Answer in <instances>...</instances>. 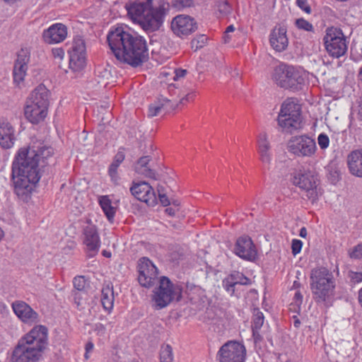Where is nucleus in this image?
Masks as SVG:
<instances>
[{"mask_svg": "<svg viewBox=\"0 0 362 362\" xmlns=\"http://www.w3.org/2000/svg\"><path fill=\"white\" fill-rule=\"evenodd\" d=\"M107 41L116 59L122 63L136 68L148 60L146 40L127 27L119 26L110 30Z\"/></svg>", "mask_w": 362, "mask_h": 362, "instance_id": "f257e3e1", "label": "nucleus"}, {"mask_svg": "<svg viewBox=\"0 0 362 362\" xmlns=\"http://www.w3.org/2000/svg\"><path fill=\"white\" fill-rule=\"evenodd\" d=\"M38 160L33 150L21 149L12 164V179L14 191L24 202L31 199L35 185L39 182L40 175Z\"/></svg>", "mask_w": 362, "mask_h": 362, "instance_id": "f03ea898", "label": "nucleus"}, {"mask_svg": "<svg viewBox=\"0 0 362 362\" xmlns=\"http://www.w3.org/2000/svg\"><path fill=\"white\" fill-rule=\"evenodd\" d=\"M169 6L168 0H136L127 2L125 8L131 19L145 31L153 32L162 25Z\"/></svg>", "mask_w": 362, "mask_h": 362, "instance_id": "7ed1b4c3", "label": "nucleus"}, {"mask_svg": "<svg viewBox=\"0 0 362 362\" xmlns=\"http://www.w3.org/2000/svg\"><path fill=\"white\" fill-rule=\"evenodd\" d=\"M47 329L42 325L33 328L21 339L13 351L11 362H39L47 344Z\"/></svg>", "mask_w": 362, "mask_h": 362, "instance_id": "20e7f679", "label": "nucleus"}, {"mask_svg": "<svg viewBox=\"0 0 362 362\" xmlns=\"http://www.w3.org/2000/svg\"><path fill=\"white\" fill-rule=\"evenodd\" d=\"M310 288L315 303L327 308L332 305L335 282L333 274L325 267L313 269L310 274Z\"/></svg>", "mask_w": 362, "mask_h": 362, "instance_id": "39448f33", "label": "nucleus"}, {"mask_svg": "<svg viewBox=\"0 0 362 362\" xmlns=\"http://www.w3.org/2000/svg\"><path fill=\"white\" fill-rule=\"evenodd\" d=\"M272 79L278 86L293 91L301 90L305 83L304 74L286 64H281L274 69Z\"/></svg>", "mask_w": 362, "mask_h": 362, "instance_id": "423d86ee", "label": "nucleus"}, {"mask_svg": "<svg viewBox=\"0 0 362 362\" xmlns=\"http://www.w3.org/2000/svg\"><path fill=\"white\" fill-rule=\"evenodd\" d=\"M182 298V286L178 284H173L168 277L161 276L159 286L155 289L153 300L157 310L168 306L173 300L179 302Z\"/></svg>", "mask_w": 362, "mask_h": 362, "instance_id": "0eeeda50", "label": "nucleus"}, {"mask_svg": "<svg viewBox=\"0 0 362 362\" xmlns=\"http://www.w3.org/2000/svg\"><path fill=\"white\" fill-rule=\"evenodd\" d=\"M300 107L289 99L286 100L281 105L277 121L283 130L292 132L293 130L300 128L301 114Z\"/></svg>", "mask_w": 362, "mask_h": 362, "instance_id": "6e6552de", "label": "nucleus"}, {"mask_svg": "<svg viewBox=\"0 0 362 362\" xmlns=\"http://www.w3.org/2000/svg\"><path fill=\"white\" fill-rule=\"evenodd\" d=\"M323 41L327 52L332 57L339 58L347 51L346 40L341 29L327 28Z\"/></svg>", "mask_w": 362, "mask_h": 362, "instance_id": "1a4fd4ad", "label": "nucleus"}, {"mask_svg": "<svg viewBox=\"0 0 362 362\" xmlns=\"http://www.w3.org/2000/svg\"><path fill=\"white\" fill-rule=\"evenodd\" d=\"M291 182L293 185L298 187L305 192V196L312 203L318 199L317 178L313 172L310 170L297 171L293 174Z\"/></svg>", "mask_w": 362, "mask_h": 362, "instance_id": "9d476101", "label": "nucleus"}, {"mask_svg": "<svg viewBox=\"0 0 362 362\" xmlns=\"http://www.w3.org/2000/svg\"><path fill=\"white\" fill-rule=\"evenodd\" d=\"M216 357L218 362H244L246 349L238 341H228L221 346Z\"/></svg>", "mask_w": 362, "mask_h": 362, "instance_id": "9b49d317", "label": "nucleus"}, {"mask_svg": "<svg viewBox=\"0 0 362 362\" xmlns=\"http://www.w3.org/2000/svg\"><path fill=\"white\" fill-rule=\"evenodd\" d=\"M288 149L299 157H310L315 154L316 144L314 139L306 135L293 136L288 143Z\"/></svg>", "mask_w": 362, "mask_h": 362, "instance_id": "f8f14e48", "label": "nucleus"}, {"mask_svg": "<svg viewBox=\"0 0 362 362\" xmlns=\"http://www.w3.org/2000/svg\"><path fill=\"white\" fill-rule=\"evenodd\" d=\"M138 281L145 288H151L154 286L158 278V271L157 267L147 257H142L138 262Z\"/></svg>", "mask_w": 362, "mask_h": 362, "instance_id": "ddd939ff", "label": "nucleus"}, {"mask_svg": "<svg viewBox=\"0 0 362 362\" xmlns=\"http://www.w3.org/2000/svg\"><path fill=\"white\" fill-rule=\"evenodd\" d=\"M69 54V67L74 71L81 70L86 65V45L81 37L74 40Z\"/></svg>", "mask_w": 362, "mask_h": 362, "instance_id": "4468645a", "label": "nucleus"}, {"mask_svg": "<svg viewBox=\"0 0 362 362\" xmlns=\"http://www.w3.org/2000/svg\"><path fill=\"white\" fill-rule=\"evenodd\" d=\"M197 28L196 21L189 16H177L171 22V29L173 32L181 38H184L195 32Z\"/></svg>", "mask_w": 362, "mask_h": 362, "instance_id": "2eb2a0df", "label": "nucleus"}, {"mask_svg": "<svg viewBox=\"0 0 362 362\" xmlns=\"http://www.w3.org/2000/svg\"><path fill=\"white\" fill-rule=\"evenodd\" d=\"M131 194L138 200L153 206L157 204L156 192L153 187L146 182H133L130 187Z\"/></svg>", "mask_w": 362, "mask_h": 362, "instance_id": "dca6fc26", "label": "nucleus"}, {"mask_svg": "<svg viewBox=\"0 0 362 362\" xmlns=\"http://www.w3.org/2000/svg\"><path fill=\"white\" fill-rule=\"evenodd\" d=\"M235 254L241 259L247 261H253L257 256L255 246L249 236H242L237 239L235 247Z\"/></svg>", "mask_w": 362, "mask_h": 362, "instance_id": "f3484780", "label": "nucleus"}, {"mask_svg": "<svg viewBox=\"0 0 362 362\" xmlns=\"http://www.w3.org/2000/svg\"><path fill=\"white\" fill-rule=\"evenodd\" d=\"M11 307L14 313L23 322L33 325L40 321L37 313L25 302L16 300L12 303Z\"/></svg>", "mask_w": 362, "mask_h": 362, "instance_id": "a211bd4d", "label": "nucleus"}, {"mask_svg": "<svg viewBox=\"0 0 362 362\" xmlns=\"http://www.w3.org/2000/svg\"><path fill=\"white\" fill-rule=\"evenodd\" d=\"M83 244L86 246L88 257H94L99 251L100 240L95 226L89 224L83 228Z\"/></svg>", "mask_w": 362, "mask_h": 362, "instance_id": "6ab92c4d", "label": "nucleus"}, {"mask_svg": "<svg viewBox=\"0 0 362 362\" xmlns=\"http://www.w3.org/2000/svg\"><path fill=\"white\" fill-rule=\"evenodd\" d=\"M30 61V52L27 49H21L17 55L13 67V81L20 83L24 80L28 69V63Z\"/></svg>", "mask_w": 362, "mask_h": 362, "instance_id": "aec40b11", "label": "nucleus"}, {"mask_svg": "<svg viewBox=\"0 0 362 362\" xmlns=\"http://www.w3.org/2000/svg\"><path fill=\"white\" fill-rule=\"evenodd\" d=\"M66 35V27L62 23H55L44 30L42 37L46 43L55 44L64 40Z\"/></svg>", "mask_w": 362, "mask_h": 362, "instance_id": "412c9836", "label": "nucleus"}, {"mask_svg": "<svg viewBox=\"0 0 362 362\" xmlns=\"http://www.w3.org/2000/svg\"><path fill=\"white\" fill-rule=\"evenodd\" d=\"M286 28L281 25L275 26L272 30L269 42L276 51L282 52L288 47V40L286 36Z\"/></svg>", "mask_w": 362, "mask_h": 362, "instance_id": "4be33fe9", "label": "nucleus"}, {"mask_svg": "<svg viewBox=\"0 0 362 362\" xmlns=\"http://www.w3.org/2000/svg\"><path fill=\"white\" fill-rule=\"evenodd\" d=\"M48 108L39 105L27 102L25 107L24 115L25 118L32 124H39L42 122L47 115Z\"/></svg>", "mask_w": 362, "mask_h": 362, "instance_id": "5701e85b", "label": "nucleus"}, {"mask_svg": "<svg viewBox=\"0 0 362 362\" xmlns=\"http://www.w3.org/2000/svg\"><path fill=\"white\" fill-rule=\"evenodd\" d=\"M14 128L6 119H0V146L4 148H11L16 140Z\"/></svg>", "mask_w": 362, "mask_h": 362, "instance_id": "b1692460", "label": "nucleus"}, {"mask_svg": "<svg viewBox=\"0 0 362 362\" xmlns=\"http://www.w3.org/2000/svg\"><path fill=\"white\" fill-rule=\"evenodd\" d=\"M257 152L259 160L266 166H269L272 162L271 145L266 133L259 134L257 139Z\"/></svg>", "mask_w": 362, "mask_h": 362, "instance_id": "393cba45", "label": "nucleus"}, {"mask_svg": "<svg viewBox=\"0 0 362 362\" xmlns=\"http://www.w3.org/2000/svg\"><path fill=\"white\" fill-rule=\"evenodd\" d=\"M27 102L48 108L49 105V91L43 84L37 86L30 93Z\"/></svg>", "mask_w": 362, "mask_h": 362, "instance_id": "a878e982", "label": "nucleus"}, {"mask_svg": "<svg viewBox=\"0 0 362 362\" xmlns=\"http://www.w3.org/2000/svg\"><path fill=\"white\" fill-rule=\"evenodd\" d=\"M151 160V158L149 156L141 157L134 165V170L140 175L156 180L158 178L156 177V171L151 169L148 165Z\"/></svg>", "mask_w": 362, "mask_h": 362, "instance_id": "bb28decb", "label": "nucleus"}, {"mask_svg": "<svg viewBox=\"0 0 362 362\" xmlns=\"http://www.w3.org/2000/svg\"><path fill=\"white\" fill-rule=\"evenodd\" d=\"M347 163L351 173L362 177V150L352 151L348 156Z\"/></svg>", "mask_w": 362, "mask_h": 362, "instance_id": "cd10ccee", "label": "nucleus"}, {"mask_svg": "<svg viewBox=\"0 0 362 362\" xmlns=\"http://www.w3.org/2000/svg\"><path fill=\"white\" fill-rule=\"evenodd\" d=\"M125 158V155L123 151H119L113 158L112 163L110 164L108 169V174L111 178V180L114 182L115 185L119 184V180L120 179L117 169L119 165L124 161Z\"/></svg>", "mask_w": 362, "mask_h": 362, "instance_id": "c85d7f7f", "label": "nucleus"}, {"mask_svg": "<svg viewBox=\"0 0 362 362\" xmlns=\"http://www.w3.org/2000/svg\"><path fill=\"white\" fill-rule=\"evenodd\" d=\"M173 100H175L173 98L168 99L167 97L160 95L157 102L148 106V116L150 117L157 116L162 109L170 110L168 104L171 103Z\"/></svg>", "mask_w": 362, "mask_h": 362, "instance_id": "c756f323", "label": "nucleus"}, {"mask_svg": "<svg viewBox=\"0 0 362 362\" xmlns=\"http://www.w3.org/2000/svg\"><path fill=\"white\" fill-rule=\"evenodd\" d=\"M27 150H33L36 153V159L38 160V163L41 159L43 165L48 164V158L52 157L54 153L53 148L51 146H46L45 145L29 147Z\"/></svg>", "mask_w": 362, "mask_h": 362, "instance_id": "7c9ffc66", "label": "nucleus"}, {"mask_svg": "<svg viewBox=\"0 0 362 362\" xmlns=\"http://www.w3.org/2000/svg\"><path fill=\"white\" fill-rule=\"evenodd\" d=\"M101 303L105 310H110L112 308L114 303V291L112 284H107L106 286L103 288Z\"/></svg>", "mask_w": 362, "mask_h": 362, "instance_id": "2f4dec72", "label": "nucleus"}, {"mask_svg": "<svg viewBox=\"0 0 362 362\" xmlns=\"http://www.w3.org/2000/svg\"><path fill=\"white\" fill-rule=\"evenodd\" d=\"M99 204L108 221L112 222L115 214V209L112 206L111 200L107 196H101L99 198Z\"/></svg>", "mask_w": 362, "mask_h": 362, "instance_id": "473e14b6", "label": "nucleus"}, {"mask_svg": "<svg viewBox=\"0 0 362 362\" xmlns=\"http://www.w3.org/2000/svg\"><path fill=\"white\" fill-rule=\"evenodd\" d=\"M264 315L259 308H255L252 322V329H260L264 324Z\"/></svg>", "mask_w": 362, "mask_h": 362, "instance_id": "72a5a7b5", "label": "nucleus"}, {"mask_svg": "<svg viewBox=\"0 0 362 362\" xmlns=\"http://www.w3.org/2000/svg\"><path fill=\"white\" fill-rule=\"evenodd\" d=\"M229 276L236 285H247L250 284V280L241 272L234 271L229 274Z\"/></svg>", "mask_w": 362, "mask_h": 362, "instance_id": "f704fd0d", "label": "nucleus"}, {"mask_svg": "<svg viewBox=\"0 0 362 362\" xmlns=\"http://www.w3.org/2000/svg\"><path fill=\"white\" fill-rule=\"evenodd\" d=\"M173 360L172 347L168 344L163 346L160 352V362H172Z\"/></svg>", "mask_w": 362, "mask_h": 362, "instance_id": "c9c22d12", "label": "nucleus"}, {"mask_svg": "<svg viewBox=\"0 0 362 362\" xmlns=\"http://www.w3.org/2000/svg\"><path fill=\"white\" fill-rule=\"evenodd\" d=\"M215 5L222 16H227L231 12L232 8L227 0H216Z\"/></svg>", "mask_w": 362, "mask_h": 362, "instance_id": "e433bc0d", "label": "nucleus"}, {"mask_svg": "<svg viewBox=\"0 0 362 362\" xmlns=\"http://www.w3.org/2000/svg\"><path fill=\"white\" fill-rule=\"evenodd\" d=\"M168 93L170 94V98L168 99L173 98L175 100L172 101L171 103H168L169 108L174 109L177 105V98L179 97V90L175 87L174 84H170L168 88Z\"/></svg>", "mask_w": 362, "mask_h": 362, "instance_id": "4c0bfd02", "label": "nucleus"}, {"mask_svg": "<svg viewBox=\"0 0 362 362\" xmlns=\"http://www.w3.org/2000/svg\"><path fill=\"white\" fill-rule=\"evenodd\" d=\"M207 39L208 38L205 35H199L197 36V37L194 38L191 41L192 48L197 51V49L203 47L206 45Z\"/></svg>", "mask_w": 362, "mask_h": 362, "instance_id": "58836bf2", "label": "nucleus"}, {"mask_svg": "<svg viewBox=\"0 0 362 362\" xmlns=\"http://www.w3.org/2000/svg\"><path fill=\"white\" fill-rule=\"evenodd\" d=\"M296 25L298 28L305 31L313 32V25L304 18H298L296 21Z\"/></svg>", "mask_w": 362, "mask_h": 362, "instance_id": "ea45409f", "label": "nucleus"}, {"mask_svg": "<svg viewBox=\"0 0 362 362\" xmlns=\"http://www.w3.org/2000/svg\"><path fill=\"white\" fill-rule=\"evenodd\" d=\"M351 259H359L362 258V242L349 251Z\"/></svg>", "mask_w": 362, "mask_h": 362, "instance_id": "a19ab883", "label": "nucleus"}, {"mask_svg": "<svg viewBox=\"0 0 362 362\" xmlns=\"http://www.w3.org/2000/svg\"><path fill=\"white\" fill-rule=\"evenodd\" d=\"M171 6L178 10L182 9L186 7H189L192 5V0H172Z\"/></svg>", "mask_w": 362, "mask_h": 362, "instance_id": "79ce46f5", "label": "nucleus"}, {"mask_svg": "<svg viewBox=\"0 0 362 362\" xmlns=\"http://www.w3.org/2000/svg\"><path fill=\"white\" fill-rule=\"evenodd\" d=\"M222 285L227 292L230 293L231 295L234 293L235 286L236 284L233 283L229 275L223 280Z\"/></svg>", "mask_w": 362, "mask_h": 362, "instance_id": "37998d69", "label": "nucleus"}, {"mask_svg": "<svg viewBox=\"0 0 362 362\" xmlns=\"http://www.w3.org/2000/svg\"><path fill=\"white\" fill-rule=\"evenodd\" d=\"M73 284L76 290L79 291H83L85 288L86 284L84 276H78L75 277L73 280Z\"/></svg>", "mask_w": 362, "mask_h": 362, "instance_id": "c03bdc74", "label": "nucleus"}, {"mask_svg": "<svg viewBox=\"0 0 362 362\" xmlns=\"http://www.w3.org/2000/svg\"><path fill=\"white\" fill-rule=\"evenodd\" d=\"M317 142L321 149H326L329 146V139L327 134L321 133L317 137Z\"/></svg>", "mask_w": 362, "mask_h": 362, "instance_id": "a18cd8bd", "label": "nucleus"}, {"mask_svg": "<svg viewBox=\"0 0 362 362\" xmlns=\"http://www.w3.org/2000/svg\"><path fill=\"white\" fill-rule=\"evenodd\" d=\"M296 5L308 14H310L312 9L307 0H296Z\"/></svg>", "mask_w": 362, "mask_h": 362, "instance_id": "49530a36", "label": "nucleus"}, {"mask_svg": "<svg viewBox=\"0 0 362 362\" xmlns=\"http://www.w3.org/2000/svg\"><path fill=\"white\" fill-rule=\"evenodd\" d=\"M302 246H303V243L301 240H297V239H293L292 240V244H291V249H292L293 255H296L297 254H298L302 249Z\"/></svg>", "mask_w": 362, "mask_h": 362, "instance_id": "de8ad7c7", "label": "nucleus"}, {"mask_svg": "<svg viewBox=\"0 0 362 362\" xmlns=\"http://www.w3.org/2000/svg\"><path fill=\"white\" fill-rule=\"evenodd\" d=\"M259 329H252V337H253L255 344L259 343L263 339V337L259 334Z\"/></svg>", "mask_w": 362, "mask_h": 362, "instance_id": "09e8293b", "label": "nucleus"}, {"mask_svg": "<svg viewBox=\"0 0 362 362\" xmlns=\"http://www.w3.org/2000/svg\"><path fill=\"white\" fill-rule=\"evenodd\" d=\"M351 279L354 283H359L362 281V272H351Z\"/></svg>", "mask_w": 362, "mask_h": 362, "instance_id": "8fccbe9b", "label": "nucleus"}, {"mask_svg": "<svg viewBox=\"0 0 362 362\" xmlns=\"http://www.w3.org/2000/svg\"><path fill=\"white\" fill-rule=\"evenodd\" d=\"M52 52L54 58L62 59L64 54V52L62 48L52 49Z\"/></svg>", "mask_w": 362, "mask_h": 362, "instance_id": "3c124183", "label": "nucleus"}, {"mask_svg": "<svg viewBox=\"0 0 362 362\" xmlns=\"http://www.w3.org/2000/svg\"><path fill=\"white\" fill-rule=\"evenodd\" d=\"M159 201L163 206H167L170 204V202L167 197L166 194H162L158 196Z\"/></svg>", "mask_w": 362, "mask_h": 362, "instance_id": "603ef678", "label": "nucleus"}, {"mask_svg": "<svg viewBox=\"0 0 362 362\" xmlns=\"http://www.w3.org/2000/svg\"><path fill=\"white\" fill-rule=\"evenodd\" d=\"M187 74V70L186 69H175V76L173 77L174 80H177L179 79L180 78H182L184 77Z\"/></svg>", "mask_w": 362, "mask_h": 362, "instance_id": "864d4df0", "label": "nucleus"}, {"mask_svg": "<svg viewBox=\"0 0 362 362\" xmlns=\"http://www.w3.org/2000/svg\"><path fill=\"white\" fill-rule=\"evenodd\" d=\"M193 94L192 93H187V95H185L184 97H182L179 103H181V104H184L185 101H189L190 100H192L193 98Z\"/></svg>", "mask_w": 362, "mask_h": 362, "instance_id": "5fc2aeb1", "label": "nucleus"}, {"mask_svg": "<svg viewBox=\"0 0 362 362\" xmlns=\"http://www.w3.org/2000/svg\"><path fill=\"white\" fill-rule=\"evenodd\" d=\"M165 211L168 215L170 216H174L175 215L177 210L174 207L171 206L166 208Z\"/></svg>", "mask_w": 362, "mask_h": 362, "instance_id": "6e6d98bb", "label": "nucleus"}, {"mask_svg": "<svg viewBox=\"0 0 362 362\" xmlns=\"http://www.w3.org/2000/svg\"><path fill=\"white\" fill-rule=\"evenodd\" d=\"M358 117L359 119L362 120V97L360 98Z\"/></svg>", "mask_w": 362, "mask_h": 362, "instance_id": "4d7b16f0", "label": "nucleus"}, {"mask_svg": "<svg viewBox=\"0 0 362 362\" xmlns=\"http://www.w3.org/2000/svg\"><path fill=\"white\" fill-rule=\"evenodd\" d=\"M294 298L296 300V303L299 302L300 303H302L303 296L299 291H297L295 293Z\"/></svg>", "mask_w": 362, "mask_h": 362, "instance_id": "13d9d810", "label": "nucleus"}, {"mask_svg": "<svg viewBox=\"0 0 362 362\" xmlns=\"http://www.w3.org/2000/svg\"><path fill=\"white\" fill-rule=\"evenodd\" d=\"M330 175L332 176V182H336L337 181L339 180V175L337 171H334V173L333 174L332 173H330Z\"/></svg>", "mask_w": 362, "mask_h": 362, "instance_id": "bf43d9fd", "label": "nucleus"}, {"mask_svg": "<svg viewBox=\"0 0 362 362\" xmlns=\"http://www.w3.org/2000/svg\"><path fill=\"white\" fill-rule=\"evenodd\" d=\"M157 192H158V196L160 194H166L165 193V187L160 185H158L157 186Z\"/></svg>", "mask_w": 362, "mask_h": 362, "instance_id": "052dcab7", "label": "nucleus"}, {"mask_svg": "<svg viewBox=\"0 0 362 362\" xmlns=\"http://www.w3.org/2000/svg\"><path fill=\"white\" fill-rule=\"evenodd\" d=\"M299 235L301 237V238H305L306 235H307V230L305 227H303L300 228V233H299Z\"/></svg>", "mask_w": 362, "mask_h": 362, "instance_id": "680f3d73", "label": "nucleus"}, {"mask_svg": "<svg viewBox=\"0 0 362 362\" xmlns=\"http://www.w3.org/2000/svg\"><path fill=\"white\" fill-rule=\"evenodd\" d=\"M170 204H172L177 211L179 210L180 202L178 201H173L172 202H170Z\"/></svg>", "mask_w": 362, "mask_h": 362, "instance_id": "e2e57ef3", "label": "nucleus"}, {"mask_svg": "<svg viewBox=\"0 0 362 362\" xmlns=\"http://www.w3.org/2000/svg\"><path fill=\"white\" fill-rule=\"evenodd\" d=\"M93 349V344L92 342H88L86 345V350L87 352Z\"/></svg>", "mask_w": 362, "mask_h": 362, "instance_id": "0e129e2a", "label": "nucleus"}, {"mask_svg": "<svg viewBox=\"0 0 362 362\" xmlns=\"http://www.w3.org/2000/svg\"><path fill=\"white\" fill-rule=\"evenodd\" d=\"M223 41L225 43H227L230 41V35H228V33H226V32L224 33V35L223 36Z\"/></svg>", "mask_w": 362, "mask_h": 362, "instance_id": "69168bd1", "label": "nucleus"}, {"mask_svg": "<svg viewBox=\"0 0 362 362\" xmlns=\"http://www.w3.org/2000/svg\"><path fill=\"white\" fill-rule=\"evenodd\" d=\"M234 30H235V27L233 26V25H230L227 27L225 32L226 33H229L233 32Z\"/></svg>", "mask_w": 362, "mask_h": 362, "instance_id": "338daca9", "label": "nucleus"}, {"mask_svg": "<svg viewBox=\"0 0 362 362\" xmlns=\"http://www.w3.org/2000/svg\"><path fill=\"white\" fill-rule=\"evenodd\" d=\"M358 301L362 306V288L358 291Z\"/></svg>", "mask_w": 362, "mask_h": 362, "instance_id": "774afa93", "label": "nucleus"}]
</instances>
